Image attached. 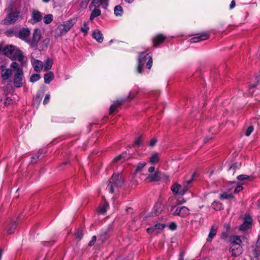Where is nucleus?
Wrapping results in <instances>:
<instances>
[{
  "mask_svg": "<svg viewBox=\"0 0 260 260\" xmlns=\"http://www.w3.org/2000/svg\"><path fill=\"white\" fill-rule=\"evenodd\" d=\"M154 170H155V168L154 167H150L149 169H148V171L150 173H152L154 171Z\"/></svg>",
  "mask_w": 260,
  "mask_h": 260,
  "instance_id": "nucleus-58",
  "label": "nucleus"
},
{
  "mask_svg": "<svg viewBox=\"0 0 260 260\" xmlns=\"http://www.w3.org/2000/svg\"><path fill=\"white\" fill-rule=\"evenodd\" d=\"M94 9L92 11L90 16V20L92 21L95 18L99 16L101 14V10L97 8L98 7H94Z\"/></svg>",
  "mask_w": 260,
  "mask_h": 260,
  "instance_id": "nucleus-24",
  "label": "nucleus"
},
{
  "mask_svg": "<svg viewBox=\"0 0 260 260\" xmlns=\"http://www.w3.org/2000/svg\"><path fill=\"white\" fill-rule=\"evenodd\" d=\"M19 12L15 11L10 13L5 18L4 22L5 24H10L15 23L19 17Z\"/></svg>",
  "mask_w": 260,
  "mask_h": 260,
  "instance_id": "nucleus-9",
  "label": "nucleus"
},
{
  "mask_svg": "<svg viewBox=\"0 0 260 260\" xmlns=\"http://www.w3.org/2000/svg\"><path fill=\"white\" fill-rule=\"evenodd\" d=\"M53 18V15L52 14H49L46 15L43 18L44 22L46 24H48L52 21Z\"/></svg>",
  "mask_w": 260,
  "mask_h": 260,
  "instance_id": "nucleus-31",
  "label": "nucleus"
},
{
  "mask_svg": "<svg viewBox=\"0 0 260 260\" xmlns=\"http://www.w3.org/2000/svg\"><path fill=\"white\" fill-rule=\"evenodd\" d=\"M230 251L231 252L232 256H238L242 253L243 248L241 246H231Z\"/></svg>",
  "mask_w": 260,
  "mask_h": 260,
  "instance_id": "nucleus-19",
  "label": "nucleus"
},
{
  "mask_svg": "<svg viewBox=\"0 0 260 260\" xmlns=\"http://www.w3.org/2000/svg\"><path fill=\"white\" fill-rule=\"evenodd\" d=\"M217 231V226L216 225H212L211 227L210 231L209 233L207 241L211 242L213 238L216 236Z\"/></svg>",
  "mask_w": 260,
  "mask_h": 260,
  "instance_id": "nucleus-22",
  "label": "nucleus"
},
{
  "mask_svg": "<svg viewBox=\"0 0 260 260\" xmlns=\"http://www.w3.org/2000/svg\"><path fill=\"white\" fill-rule=\"evenodd\" d=\"M16 55V59L18 60L20 62H22L23 60L24 56L22 55V53L19 51L17 52V53L15 54Z\"/></svg>",
  "mask_w": 260,
  "mask_h": 260,
  "instance_id": "nucleus-43",
  "label": "nucleus"
},
{
  "mask_svg": "<svg viewBox=\"0 0 260 260\" xmlns=\"http://www.w3.org/2000/svg\"><path fill=\"white\" fill-rule=\"evenodd\" d=\"M14 51V46L11 45H6L3 43L2 52L5 55L12 54Z\"/></svg>",
  "mask_w": 260,
  "mask_h": 260,
  "instance_id": "nucleus-18",
  "label": "nucleus"
},
{
  "mask_svg": "<svg viewBox=\"0 0 260 260\" xmlns=\"http://www.w3.org/2000/svg\"><path fill=\"white\" fill-rule=\"evenodd\" d=\"M89 29V27L88 26V22H84L83 27L81 28V31L84 34L85 36H86L87 34Z\"/></svg>",
  "mask_w": 260,
  "mask_h": 260,
  "instance_id": "nucleus-39",
  "label": "nucleus"
},
{
  "mask_svg": "<svg viewBox=\"0 0 260 260\" xmlns=\"http://www.w3.org/2000/svg\"><path fill=\"white\" fill-rule=\"evenodd\" d=\"M31 14L34 23L41 21L43 18L42 14L38 10H32Z\"/></svg>",
  "mask_w": 260,
  "mask_h": 260,
  "instance_id": "nucleus-17",
  "label": "nucleus"
},
{
  "mask_svg": "<svg viewBox=\"0 0 260 260\" xmlns=\"http://www.w3.org/2000/svg\"><path fill=\"white\" fill-rule=\"evenodd\" d=\"M96 240V236H92L91 240L89 241V242L88 243V246H93L95 244Z\"/></svg>",
  "mask_w": 260,
  "mask_h": 260,
  "instance_id": "nucleus-49",
  "label": "nucleus"
},
{
  "mask_svg": "<svg viewBox=\"0 0 260 260\" xmlns=\"http://www.w3.org/2000/svg\"><path fill=\"white\" fill-rule=\"evenodd\" d=\"M3 43L0 44V52H2Z\"/></svg>",
  "mask_w": 260,
  "mask_h": 260,
  "instance_id": "nucleus-63",
  "label": "nucleus"
},
{
  "mask_svg": "<svg viewBox=\"0 0 260 260\" xmlns=\"http://www.w3.org/2000/svg\"><path fill=\"white\" fill-rule=\"evenodd\" d=\"M125 2L128 4H131L134 2L135 0H124Z\"/></svg>",
  "mask_w": 260,
  "mask_h": 260,
  "instance_id": "nucleus-61",
  "label": "nucleus"
},
{
  "mask_svg": "<svg viewBox=\"0 0 260 260\" xmlns=\"http://www.w3.org/2000/svg\"><path fill=\"white\" fill-rule=\"evenodd\" d=\"M237 179L240 181L248 180L251 181L254 179L252 176H248L246 175H240L237 177Z\"/></svg>",
  "mask_w": 260,
  "mask_h": 260,
  "instance_id": "nucleus-29",
  "label": "nucleus"
},
{
  "mask_svg": "<svg viewBox=\"0 0 260 260\" xmlns=\"http://www.w3.org/2000/svg\"><path fill=\"white\" fill-rule=\"evenodd\" d=\"M3 250L2 249H0V260L1 259L2 256L3 254Z\"/></svg>",
  "mask_w": 260,
  "mask_h": 260,
  "instance_id": "nucleus-62",
  "label": "nucleus"
},
{
  "mask_svg": "<svg viewBox=\"0 0 260 260\" xmlns=\"http://www.w3.org/2000/svg\"><path fill=\"white\" fill-rule=\"evenodd\" d=\"M212 206L215 210H220L222 208V205L217 202H214L212 203Z\"/></svg>",
  "mask_w": 260,
  "mask_h": 260,
  "instance_id": "nucleus-45",
  "label": "nucleus"
},
{
  "mask_svg": "<svg viewBox=\"0 0 260 260\" xmlns=\"http://www.w3.org/2000/svg\"><path fill=\"white\" fill-rule=\"evenodd\" d=\"M256 244L258 246H260V235L258 236Z\"/></svg>",
  "mask_w": 260,
  "mask_h": 260,
  "instance_id": "nucleus-60",
  "label": "nucleus"
},
{
  "mask_svg": "<svg viewBox=\"0 0 260 260\" xmlns=\"http://www.w3.org/2000/svg\"><path fill=\"white\" fill-rule=\"evenodd\" d=\"M39 158V156H32L31 158V162L32 163H36L37 162V159Z\"/></svg>",
  "mask_w": 260,
  "mask_h": 260,
  "instance_id": "nucleus-56",
  "label": "nucleus"
},
{
  "mask_svg": "<svg viewBox=\"0 0 260 260\" xmlns=\"http://www.w3.org/2000/svg\"><path fill=\"white\" fill-rule=\"evenodd\" d=\"M80 6L82 8L85 9L88 5L90 0H78Z\"/></svg>",
  "mask_w": 260,
  "mask_h": 260,
  "instance_id": "nucleus-41",
  "label": "nucleus"
},
{
  "mask_svg": "<svg viewBox=\"0 0 260 260\" xmlns=\"http://www.w3.org/2000/svg\"><path fill=\"white\" fill-rule=\"evenodd\" d=\"M258 84V82L257 81L255 83L250 85V86L249 88V92L250 94H253L254 89L257 86Z\"/></svg>",
  "mask_w": 260,
  "mask_h": 260,
  "instance_id": "nucleus-47",
  "label": "nucleus"
},
{
  "mask_svg": "<svg viewBox=\"0 0 260 260\" xmlns=\"http://www.w3.org/2000/svg\"><path fill=\"white\" fill-rule=\"evenodd\" d=\"M210 37V34L208 32H204L198 34L197 36L194 37L190 39L191 43H197L200 41H204L208 39Z\"/></svg>",
  "mask_w": 260,
  "mask_h": 260,
  "instance_id": "nucleus-14",
  "label": "nucleus"
},
{
  "mask_svg": "<svg viewBox=\"0 0 260 260\" xmlns=\"http://www.w3.org/2000/svg\"><path fill=\"white\" fill-rule=\"evenodd\" d=\"M123 183L122 175L119 173L114 174L110 178L107 189L111 193H113L114 189L120 187Z\"/></svg>",
  "mask_w": 260,
  "mask_h": 260,
  "instance_id": "nucleus-3",
  "label": "nucleus"
},
{
  "mask_svg": "<svg viewBox=\"0 0 260 260\" xmlns=\"http://www.w3.org/2000/svg\"><path fill=\"white\" fill-rule=\"evenodd\" d=\"M195 176L196 173H192L189 178H188V176H186L184 179L183 187L182 189H181V186L180 184L177 183L174 184L171 187L172 191L175 194L178 193L183 195L191 186L192 182L194 180Z\"/></svg>",
  "mask_w": 260,
  "mask_h": 260,
  "instance_id": "nucleus-1",
  "label": "nucleus"
},
{
  "mask_svg": "<svg viewBox=\"0 0 260 260\" xmlns=\"http://www.w3.org/2000/svg\"><path fill=\"white\" fill-rule=\"evenodd\" d=\"M252 221L251 217L249 215L245 214L244 222L239 226L238 229L242 232L247 231L251 228Z\"/></svg>",
  "mask_w": 260,
  "mask_h": 260,
  "instance_id": "nucleus-10",
  "label": "nucleus"
},
{
  "mask_svg": "<svg viewBox=\"0 0 260 260\" xmlns=\"http://www.w3.org/2000/svg\"><path fill=\"white\" fill-rule=\"evenodd\" d=\"M76 237L80 240L83 236V231L82 229H78L75 233Z\"/></svg>",
  "mask_w": 260,
  "mask_h": 260,
  "instance_id": "nucleus-36",
  "label": "nucleus"
},
{
  "mask_svg": "<svg viewBox=\"0 0 260 260\" xmlns=\"http://www.w3.org/2000/svg\"><path fill=\"white\" fill-rule=\"evenodd\" d=\"M156 143V140L155 139H153L150 142V145L151 146H153L155 145Z\"/></svg>",
  "mask_w": 260,
  "mask_h": 260,
  "instance_id": "nucleus-57",
  "label": "nucleus"
},
{
  "mask_svg": "<svg viewBox=\"0 0 260 260\" xmlns=\"http://www.w3.org/2000/svg\"><path fill=\"white\" fill-rule=\"evenodd\" d=\"M109 5V0H93L90 5L89 8L99 7L100 6L104 9H106Z\"/></svg>",
  "mask_w": 260,
  "mask_h": 260,
  "instance_id": "nucleus-13",
  "label": "nucleus"
},
{
  "mask_svg": "<svg viewBox=\"0 0 260 260\" xmlns=\"http://www.w3.org/2000/svg\"><path fill=\"white\" fill-rule=\"evenodd\" d=\"M92 37L99 43H102L103 41L104 37L101 31L99 29H95L92 32Z\"/></svg>",
  "mask_w": 260,
  "mask_h": 260,
  "instance_id": "nucleus-21",
  "label": "nucleus"
},
{
  "mask_svg": "<svg viewBox=\"0 0 260 260\" xmlns=\"http://www.w3.org/2000/svg\"><path fill=\"white\" fill-rule=\"evenodd\" d=\"M254 129V127L252 125H250L249 126L247 129H246V132H245V135L246 136H249L252 133V132H253Z\"/></svg>",
  "mask_w": 260,
  "mask_h": 260,
  "instance_id": "nucleus-48",
  "label": "nucleus"
},
{
  "mask_svg": "<svg viewBox=\"0 0 260 260\" xmlns=\"http://www.w3.org/2000/svg\"><path fill=\"white\" fill-rule=\"evenodd\" d=\"M166 39V37L162 34H158L153 37L152 41L153 43V47H157L159 45L162 44Z\"/></svg>",
  "mask_w": 260,
  "mask_h": 260,
  "instance_id": "nucleus-16",
  "label": "nucleus"
},
{
  "mask_svg": "<svg viewBox=\"0 0 260 260\" xmlns=\"http://www.w3.org/2000/svg\"><path fill=\"white\" fill-rule=\"evenodd\" d=\"M43 2L44 3H48L50 0H42Z\"/></svg>",
  "mask_w": 260,
  "mask_h": 260,
  "instance_id": "nucleus-64",
  "label": "nucleus"
},
{
  "mask_svg": "<svg viewBox=\"0 0 260 260\" xmlns=\"http://www.w3.org/2000/svg\"><path fill=\"white\" fill-rule=\"evenodd\" d=\"M146 166V162H140L138 164L136 172H140L142 170L143 168Z\"/></svg>",
  "mask_w": 260,
  "mask_h": 260,
  "instance_id": "nucleus-46",
  "label": "nucleus"
},
{
  "mask_svg": "<svg viewBox=\"0 0 260 260\" xmlns=\"http://www.w3.org/2000/svg\"><path fill=\"white\" fill-rule=\"evenodd\" d=\"M108 206V203L105 202L99 207V212L103 214H105L107 211Z\"/></svg>",
  "mask_w": 260,
  "mask_h": 260,
  "instance_id": "nucleus-34",
  "label": "nucleus"
},
{
  "mask_svg": "<svg viewBox=\"0 0 260 260\" xmlns=\"http://www.w3.org/2000/svg\"><path fill=\"white\" fill-rule=\"evenodd\" d=\"M114 14L116 16H121L123 14V9L120 5H117L114 9Z\"/></svg>",
  "mask_w": 260,
  "mask_h": 260,
  "instance_id": "nucleus-28",
  "label": "nucleus"
},
{
  "mask_svg": "<svg viewBox=\"0 0 260 260\" xmlns=\"http://www.w3.org/2000/svg\"><path fill=\"white\" fill-rule=\"evenodd\" d=\"M165 226H166L165 224H161V223H157V224H155L154 226H153V227L155 231V234H157L158 233L157 230H159V231L162 230L165 228Z\"/></svg>",
  "mask_w": 260,
  "mask_h": 260,
  "instance_id": "nucleus-35",
  "label": "nucleus"
},
{
  "mask_svg": "<svg viewBox=\"0 0 260 260\" xmlns=\"http://www.w3.org/2000/svg\"><path fill=\"white\" fill-rule=\"evenodd\" d=\"M169 229L171 230H175L177 229V224L176 223L173 222L169 225Z\"/></svg>",
  "mask_w": 260,
  "mask_h": 260,
  "instance_id": "nucleus-50",
  "label": "nucleus"
},
{
  "mask_svg": "<svg viewBox=\"0 0 260 260\" xmlns=\"http://www.w3.org/2000/svg\"><path fill=\"white\" fill-rule=\"evenodd\" d=\"M34 70L37 72H40L43 67L42 62L39 60H35L33 63Z\"/></svg>",
  "mask_w": 260,
  "mask_h": 260,
  "instance_id": "nucleus-26",
  "label": "nucleus"
},
{
  "mask_svg": "<svg viewBox=\"0 0 260 260\" xmlns=\"http://www.w3.org/2000/svg\"><path fill=\"white\" fill-rule=\"evenodd\" d=\"M41 78V76L39 74H32L30 77V82L34 83L38 81Z\"/></svg>",
  "mask_w": 260,
  "mask_h": 260,
  "instance_id": "nucleus-38",
  "label": "nucleus"
},
{
  "mask_svg": "<svg viewBox=\"0 0 260 260\" xmlns=\"http://www.w3.org/2000/svg\"><path fill=\"white\" fill-rule=\"evenodd\" d=\"M17 227L16 222L13 221L10 223L7 228V232L8 234H12L14 233L15 230Z\"/></svg>",
  "mask_w": 260,
  "mask_h": 260,
  "instance_id": "nucleus-25",
  "label": "nucleus"
},
{
  "mask_svg": "<svg viewBox=\"0 0 260 260\" xmlns=\"http://www.w3.org/2000/svg\"><path fill=\"white\" fill-rule=\"evenodd\" d=\"M11 102H12V99L9 97H7L6 99V101L5 102V105L6 106H8V105L11 104Z\"/></svg>",
  "mask_w": 260,
  "mask_h": 260,
  "instance_id": "nucleus-54",
  "label": "nucleus"
},
{
  "mask_svg": "<svg viewBox=\"0 0 260 260\" xmlns=\"http://www.w3.org/2000/svg\"><path fill=\"white\" fill-rule=\"evenodd\" d=\"M171 211L173 215L182 217H186L189 214V209L185 206H173L171 208Z\"/></svg>",
  "mask_w": 260,
  "mask_h": 260,
  "instance_id": "nucleus-7",
  "label": "nucleus"
},
{
  "mask_svg": "<svg viewBox=\"0 0 260 260\" xmlns=\"http://www.w3.org/2000/svg\"><path fill=\"white\" fill-rule=\"evenodd\" d=\"M136 94H137V92L131 91V92H129V94L127 98L120 99L119 100H117L116 102H115L113 103V104H112L110 107V109H109L110 114H112V113H113L115 111V110L118 107H119L120 106H121L122 104V103H123L124 102H126V101H131L132 100H133L135 98Z\"/></svg>",
  "mask_w": 260,
  "mask_h": 260,
  "instance_id": "nucleus-5",
  "label": "nucleus"
},
{
  "mask_svg": "<svg viewBox=\"0 0 260 260\" xmlns=\"http://www.w3.org/2000/svg\"><path fill=\"white\" fill-rule=\"evenodd\" d=\"M160 172L156 171L154 173L149 175L148 178L150 179V181H158L160 180Z\"/></svg>",
  "mask_w": 260,
  "mask_h": 260,
  "instance_id": "nucleus-23",
  "label": "nucleus"
},
{
  "mask_svg": "<svg viewBox=\"0 0 260 260\" xmlns=\"http://www.w3.org/2000/svg\"><path fill=\"white\" fill-rule=\"evenodd\" d=\"M136 94H137V92L131 91V92H129V94L127 98L120 99L119 100H117L116 102H115L113 103V104H112L110 107V109H109L110 114H112V113H113L115 111V110L118 107H119L120 106H121L122 104V103H123L124 102H126V101H131L132 100H133L135 98Z\"/></svg>",
  "mask_w": 260,
  "mask_h": 260,
  "instance_id": "nucleus-6",
  "label": "nucleus"
},
{
  "mask_svg": "<svg viewBox=\"0 0 260 260\" xmlns=\"http://www.w3.org/2000/svg\"><path fill=\"white\" fill-rule=\"evenodd\" d=\"M23 75L22 70H19V72H16L14 76V85L15 87L19 88L23 85Z\"/></svg>",
  "mask_w": 260,
  "mask_h": 260,
  "instance_id": "nucleus-12",
  "label": "nucleus"
},
{
  "mask_svg": "<svg viewBox=\"0 0 260 260\" xmlns=\"http://www.w3.org/2000/svg\"><path fill=\"white\" fill-rule=\"evenodd\" d=\"M236 6V2L234 0L232 1L231 4L230 5V9H233Z\"/></svg>",
  "mask_w": 260,
  "mask_h": 260,
  "instance_id": "nucleus-55",
  "label": "nucleus"
},
{
  "mask_svg": "<svg viewBox=\"0 0 260 260\" xmlns=\"http://www.w3.org/2000/svg\"><path fill=\"white\" fill-rule=\"evenodd\" d=\"M243 189V187L241 185L238 186L234 190L235 193H238Z\"/></svg>",
  "mask_w": 260,
  "mask_h": 260,
  "instance_id": "nucleus-53",
  "label": "nucleus"
},
{
  "mask_svg": "<svg viewBox=\"0 0 260 260\" xmlns=\"http://www.w3.org/2000/svg\"><path fill=\"white\" fill-rule=\"evenodd\" d=\"M178 260H184L183 259V252H181L180 254V256H179V258L178 259Z\"/></svg>",
  "mask_w": 260,
  "mask_h": 260,
  "instance_id": "nucleus-59",
  "label": "nucleus"
},
{
  "mask_svg": "<svg viewBox=\"0 0 260 260\" xmlns=\"http://www.w3.org/2000/svg\"><path fill=\"white\" fill-rule=\"evenodd\" d=\"M44 82L46 84H49L54 79V75L52 72H49L44 75Z\"/></svg>",
  "mask_w": 260,
  "mask_h": 260,
  "instance_id": "nucleus-27",
  "label": "nucleus"
},
{
  "mask_svg": "<svg viewBox=\"0 0 260 260\" xmlns=\"http://www.w3.org/2000/svg\"><path fill=\"white\" fill-rule=\"evenodd\" d=\"M30 31L28 28H23L17 32L16 36L27 43L30 42V40L28 39L30 36Z\"/></svg>",
  "mask_w": 260,
  "mask_h": 260,
  "instance_id": "nucleus-8",
  "label": "nucleus"
},
{
  "mask_svg": "<svg viewBox=\"0 0 260 260\" xmlns=\"http://www.w3.org/2000/svg\"><path fill=\"white\" fill-rule=\"evenodd\" d=\"M75 21L71 19L64 22L63 24L59 25L55 29V33L57 36H61L68 32L74 26Z\"/></svg>",
  "mask_w": 260,
  "mask_h": 260,
  "instance_id": "nucleus-4",
  "label": "nucleus"
},
{
  "mask_svg": "<svg viewBox=\"0 0 260 260\" xmlns=\"http://www.w3.org/2000/svg\"><path fill=\"white\" fill-rule=\"evenodd\" d=\"M143 142V138L141 136H139L137 138L135 142H134V144L133 145V147L135 146H140Z\"/></svg>",
  "mask_w": 260,
  "mask_h": 260,
  "instance_id": "nucleus-40",
  "label": "nucleus"
},
{
  "mask_svg": "<svg viewBox=\"0 0 260 260\" xmlns=\"http://www.w3.org/2000/svg\"><path fill=\"white\" fill-rule=\"evenodd\" d=\"M147 232L148 234H152L153 233H155V231L153 226L148 228L147 229Z\"/></svg>",
  "mask_w": 260,
  "mask_h": 260,
  "instance_id": "nucleus-52",
  "label": "nucleus"
},
{
  "mask_svg": "<svg viewBox=\"0 0 260 260\" xmlns=\"http://www.w3.org/2000/svg\"><path fill=\"white\" fill-rule=\"evenodd\" d=\"M11 67L13 68L16 72H19V70H22L19 66V64L16 62H12L11 64Z\"/></svg>",
  "mask_w": 260,
  "mask_h": 260,
  "instance_id": "nucleus-42",
  "label": "nucleus"
},
{
  "mask_svg": "<svg viewBox=\"0 0 260 260\" xmlns=\"http://www.w3.org/2000/svg\"><path fill=\"white\" fill-rule=\"evenodd\" d=\"M245 239V238L244 236H233L230 238V242L231 246H241L242 240Z\"/></svg>",
  "mask_w": 260,
  "mask_h": 260,
  "instance_id": "nucleus-15",
  "label": "nucleus"
},
{
  "mask_svg": "<svg viewBox=\"0 0 260 260\" xmlns=\"http://www.w3.org/2000/svg\"><path fill=\"white\" fill-rule=\"evenodd\" d=\"M159 159V158L158 154L157 153H155L150 157L149 161L150 163L154 164L158 162Z\"/></svg>",
  "mask_w": 260,
  "mask_h": 260,
  "instance_id": "nucleus-30",
  "label": "nucleus"
},
{
  "mask_svg": "<svg viewBox=\"0 0 260 260\" xmlns=\"http://www.w3.org/2000/svg\"><path fill=\"white\" fill-rule=\"evenodd\" d=\"M2 69L1 76L4 80H7L12 75V71L9 69H6L4 66H1Z\"/></svg>",
  "mask_w": 260,
  "mask_h": 260,
  "instance_id": "nucleus-20",
  "label": "nucleus"
},
{
  "mask_svg": "<svg viewBox=\"0 0 260 260\" xmlns=\"http://www.w3.org/2000/svg\"><path fill=\"white\" fill-rule=\"evenodd\" d=\"M233 197L234 196L232 194H229L226 192H224L220 195V199L221 200L232 199Z\"/></svg>",
  "mask_w": 260,
  "mask_h": 260,
  "instance_id": "nucleus-37",
  "label": "nucleus"
},
{
  "mask_svg": "<svg viewBox=\"0 0 260 260\" xmlns=\"http://www.w3.org/2000/svg\"><path fill=\"white\" fill-rule=\"evenodd\" d=\"M53 64V61L52 59L48 58L47 59V60L45 62V65H44V71H47L50 70L51 68V67Z\"/></svg>",
  "mask_w": 260,
  "mask_h": 260,
  "instance_id": "nucleus-33",
  "label": "nucleus"
},
{
  "mask_svg": "<svg viewBox=\"0 0 260 260\" xmlns=\"http://www.w3.org/2000/svg\"><path fill=\"white\" fill-rule=\"evenodd\" d=\"M50 100V95L47 94L45 95V98L43 101V104L46 105L47 104Z\"/></svg>",
  "mask_w": 260,
  "mask_h": 260,
  "instance_id": "nucleus-51",
  "label": "nucleus"
},
{
  "mask_svg": "<svg viewBox=\"0 0 260 260\" xmlns=\"http://www.w3.org/2000/svg\"><path fill=\"white\" fill-rule=\"evenodd\" d=\"M146 61V68L148 69H150L153 62L151 55H150L149 53L146 54L145 52L140 53L137 67L138 73H142L143 72V67Z\"/></svg>",
  "mask_w": 260,
  "mask_h": 260,
  "instance_id": "nucleus-2",
  "label": "nucleus"
},
{
  "mask_svg": "<svg viewBox=\"0 0 260 260\" xmlns=\"http://www.w3.org/2000/svg\"><path fill=\"white\" fill-rule=\"evenodd\" d=\"M238 168H239V165H238V163H235L230 167V168L229 169V171L231 173H232L233 174H234L235 170Z\"/></svg>",
  "mask_w": 260,
  "mask_h": 260,
  "instance_id": "nucleus-44",
  "label": "nucleus"
},
{
  "mask_svg": "<svg viewBox=\"0 0 260 260\" xmlns=\"http://www.w3.org/2000/svg\"><path fill=\"white\" fill-rule=\"evenodd\" d=\"M41 38V34L40 30L38 28H35L32 34V40H30V42L29 44L31 47H37Z\"/></svg>",
  "mask_w": 260,
  "mask_h": 260,
  "instance_id": "nucleus-11",
  "label": "nucleus"
},
{
  "mask_svg": "<svg viewBox=\"0 0 260 260\" xmlns=\"http://www.w3.org/2000/svg\"><path fill=\"white\" fill-rule=\"evenodd\" d=\"M127 153L126 152H123L122 154L116 156L114 159L113 162H117L120 160H122V159H124L126 157Z\"/></svg>",
  "mask_w": 260,
  "mask_h": 260,
  "instance_id": "nucleus-32",
  "label": "nucleus"
}]
</instances>
